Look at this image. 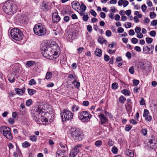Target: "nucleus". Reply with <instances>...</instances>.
Listing matches in <instances>:
<instances>
[{
  "mask_svg": "<svg viewBox=\"0 0 157 157\" xmlns=\"http://www.w3.org/2000/svg\"><path fill=\"white\" fill-rule=\"evenodd\" d=\"M52 21L53 22H58L60 20V17L57 12H55L52 14Z\"/></svg>",
  "mask_w": 157,
  "mask_h": 157,
  "instance_id": "15",
  "label": "nucleus"
},
{
  "mask_svg": "<svg viewBox=\"0 0 157 157\" xmlns=\"http://www.w3.org/2000/svg\"><path fill=\"white\" fill-rule=\"evenodd\" d=\"M124 31V29L121 27H119L117 29V32L119 33H123Z\"/></svg>",
  "mask_w": 157,
  "mask_h": 157,
  "instance_id": "56",
  "label": "nucleus"
},
{
  "mask_svg": "<svg viewBox=\"0 0 157 157\" xmlns=\"http://www.w3.org/2000/svg\"><path fill=\"white\" fill-rule=\"evenodd\" d=\"M52 74L51 72H48L46 73L45 78L47 79H50L52 77Z\"/></svg>",
  "mask_w": 157,
  "mask_h": 157,
  "instance_id": "23",
  "label": "nucleus"
},
{
  "mask_svg": "<svg viewBox=\"0 0 157 157\" xmlns=\"http://www.w3.org/2000/svg\"><path fill=\"white\" fill-rule=\"evenodd\" d=\"M81 147V145L78 144L75 145L74 148L72 149L69 154L70 157H75L80 151L79 148Z\"/></svg>",
  "mask_w": 157,
  "mask_h": 157,
  "instance_id": "10",
  "label": "nucleus"
},
{
  "mask_svg": "<svg viewBox=\"0 0 157 157\" xmlns=\"http://www.w3.org/2000/svg\"><path fill=\"white\" fill-rule=\"evenodd\" d=\"M129 71L131 74H133L134 73V67L133 66L130 67L129 69Z\"/></svg>",
  "mask_w": 157,
  "mask_h": 157,
  "instance_id": "50",
  "label": "nucleus"
},
{
  "mask_svg": "<svg viewBox=\"0 0 157 157\" xmlns=\"http://www.w3.org/2000/svg\"><path fill=\"white\" fill-rule=\"evenodd\" d=\"M90 13L94 17H96L97 15V13L95 11L93 10H90Z\"/></svg>",
  "mask_w": 157,
  "mask_h": 157,
  "instance_id": "53",
  "label": "nucleus"
},
{
  "mask_svg": "<svg viewBox=\"0 0 157 157\" xmlns=\"http://www.w3.org/2000/svg\"><path fill=\"white\" fill-rule=\"evenodd\" d=\"M132 42L134 44H136L138 43V40L136 38H133L131 40Z\"/></svg>",
  "mask_w": 157,
  "mask_h": 157,
  "instance_id": "45",
  "label": "nucleus"
},
{
  "mask_svg": "<svg viewBox=\"0 0 157 157\" xmlns=\"http://www.w3.org/2000/svg\"><path fill=\"white\" fill-rule=\"evenodd\" d=\"M25 19L26 18L25 16L21 15H19L18 20L21 23L23 24L24 23L25 21Z\"/></svg>",
  "mask_w": 157,
  "mask_h": 157,
  "instance_id": "16",
  "label": "nucleus"
},
{
  "mask_svg": "<svg viewBox=\"0 0 157 157\" xmlns=\"http://www.w3.org/2000/svg\"><path fill=\"white\" fill-rule=\"evenodd\" d=\"M149 112L148 110L147 109H145L144 110V113L143 116L144 117H146L148 115Z\"/></svg>",
  "mask_w": 157,
  "mask_h": 157,
  "instance_id": "38",
  "label": "nucleus"
},
{
  "mask_svg": "<svg viewBox=\"0 0 157 157\" xmlns=\"http://www.w3.org/2000/svg\"><path fill=\"white\" fill-rule=\"evenodd\" d=\"M60 115L63 121L71 120L73 116V113L71 111L67 109L62 111Z\"/></svg>",
  "mask_w": 157,
  "mask_h": 157,
  "instance_id": "8",
  "label": "nucleus"
},
{
  "mask_svg": "<svg viewBox=\"0 0 157 157\" xmlns=\"http://www.w3.org/2000/svg\"><path fill=\"white\" fill-rule=\"evenodd\" d=\"M32 101L31 99H29L27 100L26 103V105L27 106H29L32 103Z\"/></svg>",
  "mask_w": 157,
  "mask_h": 157,
  "instance_id": "46",
  "label": "nucleus"
},
{
  "mask_svg": "<svg viewBox=\"0 0 157 157\" xmlns=\"http://www.w3.org/2000/svg\"><path fill=\"white\" fill-rule=\"evenodd\" d=\"M156 16V14L153 12H151L150 13V17L152 19L154 18Z\"/></svg>",
  "mask_w": 157,
  "mask_h": 157,
  "instance_id": "32",
  "label": "nucleus"
},
{
  "mask_svg": "<svg viewBox=\"0 0 157 157\" xmlns=\"http://www.w3.org/2000/svg\"><path fill=\"white\" fill-rule=\"evenodd\" d=\"M123 6L125 7H126L127 5H128L129 2L128 1L124 0L123 2Z\"/></svg>",
  "mask_w": 157,
  "mask_h": 157,
  "instance_id": "59",
  "label": "nucleus"
},
{
  "mask_svg": "<svg viewBox=\"0 0 157 157\" xmlns=\"http://www.w3.org/2000/svg\"><path fill=\"white\" fill-rule=\"evenodd\" d=\"M125 153L126 155L128 156L129 157H133L134 155L133 151L128 149L126 150Z\"/></svg>",
  "mask_w": 157,
  "mask_h": 157,
  "instance_id": "17",
  "label": "nucleus"
},
{
  "mask_svg": "<svg viewBox=\"0 0 157 157\" xmlns=\"http://www.w3.org/2000/svg\"><path fill=\"white\" fill-rule=\"evenodd\" d=\"M30 139L33 141L35 142L37 140L36 136L35 135L31 136L30 137Z\"/></svg>",
  "mask_w": 157,
  "mask_h": 157,
  "instance_id": "35",
  "label": "nucleus"
},
{
  "mask_svg": "<svg viewBox=\"0 0 157 157\" xmlns=\"http://www.w3.org/2000/svg\"><path fill=\"white\" fill-rule=\"evenodd\" d=\"M84 49V48L83 47H80V48H78L77 49V51H78V53L80 54V53H81Z\"/></svg>",
  "mask_w": 157,
  "mask_h": 157,
  "instance_id": "55",
  "label": "nucleus"
},
{
  "mask_svg": "<svg viewBox=\"0 0 157 157\" xmlns=\"http://www.w3.org/2000/svg\"><path fill=\"white\" fill-rule=\"evenodd\" d=\"M141 133L144 136H145L147 134V130L146 128H143L141 131Z\"/></svg>",
  "mask_w": 157,
  "mask_h": 157,
  "instance_id": "42",
  "label": "nucleus"
},
{
  "mask_svg": "<svg viewBox=\"0 0 157 157\" xmlns=\"http://www.w3.org/2000/svg\"><path fill=\"white\" fill-rule=\"evenodd\" d=\"M141 9L143 11L145 12L147 9V6L146 5L144 4L141 6Z\"/></svg>",
  "mask_w": 157,
  "mask_h": 157,
  "instance_id": "58",
  "label": "nucleus"
},
{
  "mask_svg": "<svg viewBox=\"0 0 157 157\" xmlns=\"http://www.w3.org/2000/svg\"><path fill=\"white\" fill-rule=\"evenodd\" d=\"M31 144L29 143L28 141H25L22 144V146L23 147H27L30 146Z\"/></svg>",
  "mask_w": 157,
  "mask_h": 157,
  "instance_id": "25",
  "label": "nucleus"
},
{
  "mask_svg": "<svg viewBox=\"0 0 157 157\" xmlns=\"http://www.w3.org/2000/svg\"><path fill=\"white\" fill-rule=\"evenodd\" d=\"M136 36L139 38H142L143 37V35L141 33H139L137 34Z\"/></svg>",
  "mask_w": 157,
  "mask_h": 157,
  "instance_id": "64",
  "label": "nucleus"
},
{
  "mask_svg": "<svg viewBox=\"0 0 157 157\" xmlns=\"http://www.w3.org/2000/svg\"><path fill=\"white\" fill-rule=\"evenodd\" d=\"M50 4L46 2L43 1L41 6V9L43 11H47L50 9Z\"/></svg>",
  "mask_w": 157,
  "mask_h": 157,
  "instance_id": "13",
  "label": "nucleus"
},
{
  "mask_svg": "<svg viewBox=\"0 0 157 157\" xmlns=\"http://www.w3.org/2000/svg\"><path fill=\"white\" fill-rule=\"evenodd\" d=\"M157 20H153L151 23V25L155 26L157 25Z\"/></svg>",
  "mask_w": 157,
  "mask_h": 157,
  "instance_id": "60",
  "label": "nucleus"
},
{
  "mask_svg": "<svg viewBox=\"0 0 157 157\" xmlns=\"http://www.w3.org/2000/svg\"><path fill=\"white\" fill-rule=\"evenodd\" d=\"M10 33L11 37L16 40H21L24 36L21 31L17 28L12 29L11 30Z\"/></svg>",
  "mask_w": 157,
  "mask_h": 157,
  "instance_id": "5",
  "label": "nucleus"
},
{
  "mask_svg": "<svg viewBox=\"0 0 157 157\" xmlns=\"http://www.w3.org/2000/svg\"><path fill=\"white\" fill-rule=\"evenodd\" d=\"M134 49L137 52H140L141 51V49L140 47L139 46H136L134 48Z\"/></svg>",
  "mask_w": 157,
  "mask_h": 157,
  "instance_id": "62",
  "label": "nucleus"
},
{
  "mask_svg": "<svg viewBox=\"0 0 157 157\" xmlns=\"http://www.w3.org/2000/svg\"><path fill=\"white\" fill-rule=\"evenodd\" d=\"M71 135L72 137L76 140H81L83 137L82 132L79 129H76L74 132H72Z\"/></svg>",
  "mask_w": 157,
  "mask_h": 157,
  "instance_id": "9",
  "label": "nucleus"
},
{
  "mask_svg": "<svg viewBox=\"0 0 157 157\" xmlns=\"http://www.w3.org/2000/svg\"><path fill=\"white\" fill-rule=\"evenodd\" d=\"M45 106H46V105H42L32 110L33 118L38 124H45L49 123L50 122H48V119L44 117L47 109V108Z\"/></svg>",
  "mask_w": 157,
  "mask_h": 157,
  "instance_id": "1",
  "label": "nucleus"
},
{
  "mask_svg": "<svg viewBox=\"0 0 157 157\" xmlns=\"http://www.w3.org/2000/svg\"><path fill=\"white\" fill-rule=\"evenodd\" d=\"M126 108L128 112H131L132 110V107L129 104H128L126 106Z\"/></svg>",
  "mask_w": 157,
  "mask_h": 157,
  "instance_id": "37",
  "label": "nucleus"
},
{
  "mask_svg": "<svg viewBox=\"0 0 157 157\" xmlns=\"http://www.w3.org/2000/svg\"><path fill=\"white\" fill-rule=\"evenodd\" d=\"M109 56L107 55H105L104 56V60L106 61H108L109 60Z\"/></svg>",
  "mask_w": 157,
  "mask_h": 157,
  "instance_id": "63",
  "label": "nucleus"
},
{
  "mask_svg": "<svg viewBox=\"0 0 157 157\" xmlns=\"http://www.w3.org/2000/svg\"><path fill=\"white\" fill-rule=\"evenodd\" d=\"M117 148L115 147H114L112 149V151L113 153L116 154L117 152Z\"/></svg>",
  "mask_w": 157,
  "mask_h": 157,
  "instance_id": "47",
  "label": "nucleus"
},
{
  "mask_svg": "<svg viewBox=\"0 0 157 157\" xmlns=\"http://www.w3.org/2000/svg\"><path fill=\"white\" fill-rule=\"evenodd\" d=\"M28 92L30 95H32L36 93V91L32 89H28Z\"/></svg>",
  "mask_w": 157,
  "mask_h": 157,
  "instance_id": "26",
  "label": "nucleus"
},
{
  "mask_svg": "<svg viewBox=\"0 0 157 157\" xmlns=\"http://www.w3.org/2000/svg\"><path fill=\"white\" fill-rule=\"evenodd\" d=\"M72 6L73 8H75L76 7L79 5L80 4L77 1H74L72 3Z\"/></svg>",
  "mask_w": 157,
  "mask_h": 157,
  "instance_id": "21",
  "label": "nucleus"
},
{
  "mask_svg": "<svg viewBox=\"0 0 157 157\" xmlns=\"http://www.w3.org/2000/svg\"><path fill=\"white\" fill-rule=\"evenodd\" d=\"M36 84V82L35 80L32 79H31L29 82V84L30 85H35Z\"/></svg>",
  "mask_w": 157,
  "mask_h": 157,
  "instance_id": "36",
  "label": "nucleus"
},
{
  "mask_svg": "<svg viewBox=\"0 0 157 157\" xmlns=\"http://www.w3.org/2000/svg\"><path fill=\"white\" fill-rule=\"evenodd\" d=\"M79 119L83 122H88L90 121L91 115L87 111H82L78 114Z\"/></svg>",
  "mask_w": 157,
  "mask_h": 157,
  "instance_id": "7",
  "label": "nucleus"
},
{
  "mask_svg": "<svg viewBox=\"0 0 157 157\" xmlns=\"http://www.w3.org/2000/svg\"><path fill=\"white\" fill-rule=\"evenodd\" d=\"M156 34V32L155 31H151L149 33L150 35L152 37H155Z\"/></svg>",
  "mask_w": 157,
  "mask_h": 157,
  "instance_id": "44",
  "label": "nucleus"
},
{
  "mask_svg": "<svg viewBox=\"0 0 157 157\" xmlns=\"http://www.w3.org/2000/svg\"><path fill=\"white\" fill-rule=\"evenodd\" d=\"M74 84L76 88L77 89L79 88L80 86V83L79 82H77L76 81H75L74 82Z\"/></svg>",
  "mask_w": 157,
  "mask_h": 157,
  "instance_id": "31",
  "label": "nucleus"
},
{
  "mask_svg": "<svg viewBox=\"0 0 157 157\" xmlns=\"http://www.w3.org/2000/svg\"><path fill=\"white\" fill-rule=\"evenodd\" d=\"M154 50V46L151 44L147 46V45L144 46L143 48V53L146 54H151L153 53Z\"/></svg>",
  "mask_w": 157,
  "mask_h": 157,
  "instance_id": "11",
  "label": "nucleus"
},
{
  "mask_svg": "<svg viewBox=\"0 0 157 157\" xmlns=\"http://www.w3.org/2000/svg\"><path fill=\"white\" fill-rule=\"evenodd\" d=\"M105 34L107 36L109 37L111 36L112 33L110 31L108 30L106 31Z\"/></svg>",
  "mask_w": 157,
  "mask_h": 157,
  "instance_id": "48",
  "label": "nucleus"
},
{
  "mask_svg": "<svg viewBox=\"0 0 157 157\" xmlns=\"http://www.w3.org/2000/svg\"><path fill=\"white\" fill-rule=\"evenodd\" d=\"M102 144V141L100 140L96 141L95 142V145L98 147H99Z\"/></svg>",
  "mask_w": 157,
  "mask_h": 157,
  "instance_id": "30",
  "label": "nucleus"
},
{
  "mask_svg": "<svg viewBox=\"0 0 157 157\" xmlns=\"http://www.w3.org/2000/svg\"><path fill=\"white\" fill-rule=\"evenodd\" d=\"M125 56L128 59H130L132 57L131 54L130 52H127L126 53Z\"/></svg>",
  "mask_w": 157,
  "mask_h": 157,
  "instance_id": "54",
  "label": "nucleus"
},
{
  "mask_svg": "<svg viewBox=\"0 0 157 157\" xmlns=\"http://www.w3.org/2000/svg\"><path fill=\"white\" fill-rule=\"evenodd\" d=\"M17 6L15 2L12 0L7 1L4 4L3 9L4 11L8 14H13L16 12Z\"/></svg>",
  "mask_w": 157,
  "mask_h": 157,
  "instance_id": "3",
  "label": "nucleus"
},
{
  "mask_svg": "<svg viewBox=\"0 0 157 157\" xmlns=\"http://www.w3.org/2000/svg\"><path fill=\"white\" fill-rule=\"evenodd\" d=\"M8 80L11 83L14 82L15 79L13 75L10 74L8 76Z\"/></svg>",
  "mask_w": 157,
  "mask_h": 157,
  "instance_id": "22",
  "label": "nucleus"
},
{
  "mask_svg": "<svg viewBox=\"0 0 157 157\" xmlns=\"http://www.w3.org/2000/svg\"><path fill=\"white\" fill-rule=\"evenodd\" d=\"M146 40L147 43L148 44H151L153 40V39L150 37H147L146 38Z\"/></svg>",
  "mask_w": 157,
  "mask_h": 157,
  "instance_id": "33",
  "label": "nucleus"
},
{
  "mask_svg": "<svg viewBox=\"0 0 157 157\" xmlns=\"http://www.w3.org/2000/svg\"><path fill=\"white\" fill-rule=\"evenodd\" d=\"M157 140L154 139H151L148 142L147 145L150 148L153 149L156 148L157 147Z\"/></svg>",
  "mask_w": 157,
  "mask_h": 157,
  "instance_id": "12",
  "label": "nucleus"
},
{
  "mask_svg": "<svg viewBox=\"0 0 157 157\" xmlns=\"http://www.w3.org/2000/svg\"><path fill=\"white\" fill-rule=\"evenodd\" d=\"M87 29L89 32H91L92 30V28L90 25H88L87 27Z\"/></svg>",
  "mask_w": 157,
  "mask_h": 157,
  "instance_id": "51",
  "label": "nucleus"
},
{
  "mask_svg": "<svg viewBox=\"0 0 157 157\" xmlns=\"http://www.w3.org/2000/svg\"><path fill=\"white\" fill-rule=\"evenodd\" d=\"M132 127L131 125L129 124L127 125L125 128V130L126 131H128L132 128Z\"/></svg>",
  "mask_w": 157,
  "mask_h": 157,
  "instance_id": "41",
  "label": "nucleus"
},
{
  "mask_svg": "<svg viewBox=\"0 0 157 157\" xmlns=\"http://www.w3.org/2000/svg\"><path fill=\"white\" fill-rule=\"evenodd\" d=\"M129 34L130 36H132L135 34V32L133 30L130 29L129 31Z\"/></svg>",
  "mask_w": 157,
  "mask_h": 157,
  "instance_id": "61",
  "label": "nucleus"
},
{
  "mask_svg": "<svg viewBox=\"0 0 157 157\" xmlns=\"http://www.w3.org/2000/svg\"><path fill=\"white\" fill-rule=\"evenodd\" d=\"M129 122L130 124L134 125H135L137 123V122L133 119H130L129 121Z\"/></svg>",
  "mask_w": 157,
  "mask_h": 157,
  "instance_id": "43",
  "label": "nucleus"
},
{
  "mask_svg": "<svg viewBox=\"0 0 157 157\" xmlns=\"http://www.w3.org/2000/svg\"><path fill=\"white\" fill-rule=\"evenodd\" d=\"M33 31L36 35L40 36H44L46 33V29L45 26L40 23L35 25Z\"/></svg>",
  "mask_w": 157,
  "mask_h": 157,
  "instance_id": "4",
  "label": "nucleus"
},
{
  "mask_svg": "<svg viewBox=\"0 0 157 157\" xmlns=\"http://www.w3.org/2000/svg\"><path fill=\"white\" fill-rule=\"evenodd\" d=\"M126 100V98L124 96H121L119 99V101L121 103H124V101Z\"/></svg>",
  "mask_w": 157,
  "mask_h": 157,
  "instance_id": "24",
  "label": "nucleus"
},
{
  "mask_svg": "<svg viewBox=\"0 0 157 157\" xmlns=\"http://www.w3.org/2000/svg\"><path fill=\"white\" fill-rule=\"evenodd\" d=\"M95 54L96 56L100 57L102 54L101 51L99 49H96L95 51Z\"/></svg>",
  "mask_w": 157,
  "mask_h": 157,
  "instance_id": "19",
  "label": "nucleus"
},
{
  "mask_svg": "<svg viewBox=\"0 0 157 157\" xmlns=\"http://www.w3.org/2000/svg\"><path fill=\"white\" fill-rule=\"evenodd\" d=\"M42 47L41 48V53L43 56L45 57L48 58L49 59H53L52 49L56 48L57 49H59V47L56 45H54L52 48L47 46V44L46 43H42Z\"/></svg>",
  "mask_w": 157,
  "mask_h": 157,
  "instance_id": "2",
  "label": "nucleus"
},
{
  "mask_svg": "<svg viewBox=\"0 0 157 157\" xmlns=\"http://www.w3.org/2000/svg\"><path fill=\"white\" fill-rule=\"evenodd\" d=\"M89 18V17L87 15H84L83 16L82 19L85 21H86Z\"/></svg>",
  "mask_w": 157,
  "mask_h": 157,
  "instance_id": "40",
  "label": "nucleus"
},
{
  "mask_svg": "<svg viewBox=\"0 0 157 157\" xmlns=\"http://www.w3.org/2000/svg\"><path fill=\"white\" fill-rule=\"evenodd\" d=\"M118 84L117 82L113 83L112 85V89H116L118 88Z\"/></svg>",
  "mask_w": 157,
  "mask_h": 157,
  "instance_id": "34",
  "label": "nucleus"
},
{
  "mask_svg": "<svg viewBox=\"0 0 157 157\" xmlns=\"http://www.w3.org/2000/svg\"><path fill=\"white\" fill-rule=\"evenodd\" d=\"M80 8L81 10L86 11V6L82 2H81L80 5Z\"/></svg>",
  "mask_w": 157,
  "mask_h": 157,
  "instance_id": "29",
  "label": "nucleus"
},
{
  "mask_svg": "<svg viewBox=\"0 0 157 157\" xmlns=\"http://www.w3.org/2000/svg\"><path fill=\"white\" fill-rule=\"evenodd\" d=\"M145 117V119L147 121H150L152 119L151 116L150 115H148Z\"/></svg>",
  "mask_w": 157,
  "mask_h": 157,
  "instance_id": "57",
  "label": "nucleus"
},
{
  "mask_svg": "<svg viewBox=\"0 0 157 157\" xmlns=\"http://www.w3.org/2000/svg\"><path fill=\"white\" fill-rule=\"evenodd\" d=\"M79 109V107L75 105H73L72 107V111L73 112L77 111Z\"/></svg>",
  "mask_w": 157,
  "mask_h": 157,
  "instance_id": "28",
  "label": "nucleus"
},
{
  "mask_svg": "<svg viewBox=\"0 0 157 157\" xmlns=\"http://www.w3.org/2000/svg\"><path fill=\"white\" fill-rule=\"evenodd\" d=\"M25 88H23L21 89L19 88H17L15 90L16 93L19 95H22L25 92Z\"/></svg>",
  "mask_w": 157,
  "mask_h": 157,
  "instance_id": "18",
  "label": "nucleus"
},
{
  "mask_svg": "<svg viewBox=\"0 0 157 157\" xmlns=\"http://www.w3.org/2000/svg\"><path fill=\"white\" fill-rule=\"evenodd\" d=\"M35 63V62L33 61H27L26 63V66L28 67H30L32 66Z\"/></svg>",
  "mask_w": 157,
  "mask_h": 157,
  "instance_id": "20",
  "label": "nucleus"
},
{
  "mask_svg": "<svg viewBox=\"0 0 157 157\" xmlns=\"http://www.w3.org/2000/svg\"><path fill=\"white\" fill-rule=\"evenodd\" d=\"M11 131V129L6 126H3L0 128V132L9 140H11L13 139Z\"/></svg>",
  "mask_w": 157,
  "mask_h": 157,
  "instance_id": "6",
  "label": "nucleus"
},
{
  "mask_svg": "<svg viewBox=\"0 0 157 157\" xmlns=\"http://www.w3.org/2000/svg\"><path fill=\"white\" fill-rule=\"evenodd\" d=\"M100 120L102 124H105L108 122L107 118L103 114L100 113L98 115Z\"/></svg>",
  "mask_w": 157,
  "mask_h": 157,
  "instance_id": "14",
  "label": "nucleus"
},
{
  "mask_svg": "<svg viewBox=\"0 0 157 157\" xmlns=\"http://www.w3.org/2000/svg\"><path fill=\"white\" fill-rule=\"evenodd\" d=\"M122 93L125 95H129L130 92L127 89H124L122 90Z\"/></svg>",
  "mask_w": 157,
  "mask_h": 157,
  "instance_id": "27",
  "label": "nucleus"
},
{
  "mask_svg": "<svg viewBox=\"0 0 157 157\" xmlns=\"http://www.w3.org/2000/svg\"><path fill=\"white\" fill-rule=\"evenodd\" d=\"M133 85L134 86H137L139 83V81L138 80L136 79H134L133 80Z\"/></svg>",
  "mask_w": 157,
  "mask_h": 157,
  "instance_id": "49",
  "label": "nucleus"
},
{
  "mask_svg": "<svg viewBox=\"0 0 157 157\" xmlns=\"http://www.w3.org/2000/svg\"><path fill=\"white\" fill-rule=\"evenodd\" d=\"M135 31L136 33H139L141 31V28L139 27H136L135 29Z\"/></svg>",
  "mask_w": 157,
  "mask_h": 157,
  "instance_id": "52",
  "label": "nucleus"
},
{
  "mask_svg": "<svg viewBox=\"0 0 157 157\" xmlns=\"http://www.w3.org/2000/svg\"><path fill=\"white\" fill-rule=\"evenodd\" d=\"M52 51H53V57H54V58H53V59H54L56 58V57H55L54 56H57V55H58V53L55 50H54V49H52Z\"/></svg>",
  "mask_w": 157,
  "mask_h": 157,
  "instance_id": "39",
  "label": "nucleus"
}]
</instances>
